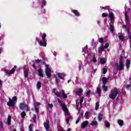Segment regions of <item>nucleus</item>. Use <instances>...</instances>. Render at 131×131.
<instances>
[{"instance_id":"obj_47","label":"nucleus","mask_w":131,"mask_h":131,"mask_svg":"<svg viewBox=\"0 0 131 131\" xmlns=\"http://www.w3.org/2000/svg\"><path fill=\"white\" fill-rule=\"evenodd\" d=\"M46 5H47V2H46V0H42V6H46Z\"/></svg>"},{"instance_id":"obj_19","label":"nucleus","mask_w":131,"mask_h":131,"mask_svg":"<svg viewBox=\"0 0 131 131\" xmlns=\"http://www.w3.org/2000/svg\"><path fill=\"white\" fill-rule=\"evenodd\" d=\"M124 16H125V20L126 23H128V22H129V18H128V16H127V14L126 13V12L125 13Z\"/></svg>"},{"instance_id":"obj_23","label":"nucleus","mask_w":131,"mask_h":131,"mask_svg":"<svg viewBox=\"0 0 131 131\" xmlns=\"http://www.w3.org/2000/svg\"><path fill=\"white\" fill-rule=\"evenodd\" d=\"M12 119V117L11 116H9L7 119V123L8 125H11V120Z\"/></svg>"},{"instance_id":"obj_24","label":"nucleus","mask_w":131,"mask_h":131,"mask_svg":"<svg viewBox=\"0 0 131 131\" xmlns=\"http://www.w3.org/2000/svg\"><path fill=\"white\" fill-rule=\"evenodd\" d=\"M109 18H110L112 21H113V20H114V14H113L112 13H110Z\"/></svg>"},{"instance_id":"obj_26","label":"nucleus","mask_w":131,"mask_h":131,"mask_svg":"<svg viewBox=\"0 0 131 131\" xmlns=\"http://www.w3.org/2000/svg\"><path fill=\"white\" fill-rule=\"evenodd\" d=\"M99 107H100V102H99V101H97L96 103L95 110H98V109H99Z\"/></svg>"},{"instance_id":"obj_27","label":"nucleus","mask_w":131,"mask_h":131,"mask_svg":"<svg viewBox=\"0 0 131 131\" xmlns=\"http://www.w3.org/2000/svg\"><path fill=\"white\" fill-rule=\"evenodd\" d=\"M101 92H102V91L101 90V88L98 87L97 89L96 93H97L98 95H101Z\"/></svg>"},{"instance_id":"obj_64","label":"nucleus","mask_w":131,"mask_h":131,"mask_svg":"<svg viewBox=\"0 0 131 131\" xmlns=\"http://www.w3.org/2000/svg\"><path fill=\"white\" fill-rule=\"evenodd\" d=\"M70 81H71V79H70V80H69L68 81V83H69V82H70Z\"/></svg>"},{"instance_id":"obj_15","label":"nucleus","mask_w":131,"mask_h":131,"mask_svg":"<svg viewBox=\"0 0 131 131\" xmlns=\"http://www.w3.org/2000/svg\"><path fill=\"white\" fill-rule=\"evenodd\" d=\"M108 79H109V77H107V78L105 77H103L102 78V82L103 84H105V83H107V82H108Z\"/></svg>"},{"instance_id":"obj_38","label":"nucleus","mask_w":131,"mask_h":131,"mask_svg":"<svg viewBox=\"0 0 131 131\" xmlns=\"http://www.w3.org/2000/svg\"><path fill=\"white\" fill-rule=\"evenodd\" d=\"M47 37V34H43L41 36V38L43 41H45V39H46V38Z\"/></svg>"},{"instance_id":"obj_5","label":"nucleus","mask_w":131,"mask_h":131,"mask_svg":"<svg viewBox=\"0 0 131 131\" xmlns=\"http://www.w3.org/2000/svg\"><path fill=\"white\" fill-rule=\"evenodd\" d=\"M46 73L47 78H51L52 77V70H50V68H49V65L48 64H46Z\"/></svg>"},{"instance_id":"obj_44","label":"nucleus","mask_w":131,"mask_h":131,"mask_svg":"<svg viewBox=\"0 0 131 131\" xmlns=\"http://www.w3.org/2000/svg\"><path fill=\"white\" fill-rule=\"evenodd\" d=\"M33 122H36V115H34L32 118Z\"/></svg>"},{"instance_id":"obj_2","label":"nucleus","mask_w":131,"mask_h":131,"mask_svg":"<svg viewBox=\"0 0 131 131\" xmlns=\"http://www.w3.org/2000/svg\"><path fill=\"white\" fill-rule=\"evenodd\" d=\"M116 68L117 71H121V70H124V64L123 63V57H122V56H120L119 64H116Z\"/></svg>"},{"instance_id":"obj_18","label":"nucleus","mask_w":131,"mask_h":131,"mask_svg":"<svg viewBox=\"0 0 131 131\" xmlns=\"http://www.w3.org/2000/svg\"><path fill=\"white\" fill-rule=\"evenodd\" d=\"M103 117H104V115L103 114H100L98 116V119L99 121H102V120L103 119Z\"/></svg>"},{"instance_id":"obj_63","label":"nucleus","mask_w":131,"mask_h":131,"mask_svg":"<svg viewBox=\"0 0 131 131\" xmlns=\"http://www.w3.org/2000/svg\"><path fill=\"white\" fill-rule=\"evenodd\" d=\"M97 23H98V24H100V23H101V21H100V20H98V21H97Z\"/></svg>"},{"instance_id":"obj_40","label":"nucleus","mask_w":131,"mask_h":131,"mask_svg":"<svg viewBox=\"0 0 131 131\" xmlns=\"http://www.w3.org/2000/svg\"><path fill=\"white\" fill-rule=\"evenodd\" d=\"M107 73V69L104 68L103 69V74H106Z\"/></svg>"},{"instance_id":"obj_14","label":"nucleus","mask_w":131,"mask_h":131,"mask_svg":"<svg viewBox=\"0 0 131 131\" xmlns=\"http://www.w3.org/2000/svg\"><path fill=\"white\" fill-rule=\"evenodd\" d=\"M129 65H130V60L127 59L126 61V67L127 69H129Z\"/></svg>"},{"instance_id":"obj_32","label":"nucleus","mask_w":131,"mask_h":131,"mask_svg":"<svg viewBox=\"0 0 131 131\" xmlns=\"http://www.w3.org/2000/svg\"><path fill=\"white\" fill-rule=\"evenodd\" d=\"M101 9H104V10H109L110 9V6H105V7H101Z\"/></svg>"},{"instance_id":"obj_42","label":"nucleus","mask_w":131,"mask_h":131,"mask_svg":"<svg viewBox=\"0 0 131 131\" xmlns=\"http://www.w3.org/2000/svg\"><path fill=\"white\" fill-rule=\"evenodd\" d=\"M85 117L86 119H89V112H86L85 113Z\"/></svg>"},{"instance_id":"obj_62","label":"nucleus","mask_w":131,"mask_h":131,"mask_svg":"<svg viewBox=\"0 0 131 131\" xmlns=\"http://www.w3.org/2000/svg\"><path fill=\"white\" fill-rule=\"evenodd\" d=\"M80 116H83V113H81Z\"/></svg>"},{"instance_id":"obj_55","label":"nucleus","mask_w":131,"mask_h":131,"mask_svg":"<svg viewBox=\"0 0 131 131\" xmlns=\"http://www.w3.org/2000/svg\"><path fill=\"white\" fill-rule=\"evenodd\" d=\"M80 120V118L78 117V119L76 121V124H77V123H78V122H79Z\"/></svg>"},{"instance_id":"obj_9","label":"nucleus","mask_w":131,"mask_h":131,"mask_svg":"<svg viewBox=\"0 0 131 131\" xmlns=\"http://www.w3.org/2000/svg\"><path fill=\"white\" fill-rule=\"evenodd\" d=\"M89 124V122L88 121H85L81 124V128H85Z\"/></svg>"},{"instance_id":"obj_4","label":"nucleus","mask_w":131,"mask_h":131,"mask_svg":"<svg viewBox=\"0 0 131 131\" xmlns=\"http://www.w3.org/2000/svg\"><path fill=\"white\" fill-rule=\"evenodd\" d=\"M17 101V96L13 97L12 99L11 98H9V101L7 103L8 106H9V107H14L15 106V102Z\"/></svg>"},{"instance_id":"obj_3","label":"nucleus","mask_w":131,"mask_h":131,"mask_svg":"<svg viewBox=\"0 0 131 131\" xmlns=\"http://www.w3.org/2000/svg\"><path fill=\"white\" fill-rule=\"evenodd\" d=\"M57 102L59 104H60V106L62 107V110L64 111L66 115H69V111H68V108H67V106H66L65 103H62V101L59 98L57 99Z\"/></svg>"},{"instance_id":"obj_17","label":"nucleus","mask_w":131,"mask_h":131,"mask_svg":"<svg viewBox=\"0 0 131 131\" xmlns=\"http://www.w3.org/2000/svg\"><path fill=\"white\" fill-rule=\"evenodd\" d=\"M90 125H92V126H97L98 125V122L97 121H92L90 123Z\"/></svg>"},{"instance_id":"obj_25","label":"nucleus","mask_w":131,"mask_h":131,"mask_svg":"<svg viewBox=\"0 0 131 131\" xmlns=\"http://www.w3.org/2000/svg\"><path fill=\"white\" fill-rule=\"evenodd\" d=\"M36 88L37 90H39L40 88H41V83H40V82L39 81L37 82Z\"/></svg>"},{"instance_id":"obj_41","label":"nucleus","mask_w":131,"mask_h":131,"mask_svg":"<svg viewBox=\"0 0 131 131\" xmlns=\"http://www.w3.org/2000/svg\"><path fill=\"white\" fill-rule=\"evenodd\" d=\"M99 42H100L101 43H103V42H104V38H100L99 39Z\"/></svg>"},{"instance_id":"obj_22","label":"nucleus","mask_w":131,"mask_h":131,"mask_svg":"<svg viewBox=\"0 0 131 131\" xmlns=\"http://www.w3.org/2000/svg\"><path fill=\"white\" fill-rule=\"evenodd\" d=\"M110 30L112 33H113L114 32V27L113 25H111V24H110Z\"/></svg>"},{"instance_id":"obj_51","label":"nucleus","mask_w":131,"mask_h":131,"mask_svg":"<svg viewBox=\"0 0 131 131\" xmlns=\"http://www.w3.org/2000/svg\"><path fill=\"white\" fill-rule=\"evenodd\" d=\"M93 62L94 63H97V59H96V57H95V55L94 56V57L93 58Z\"/></svg>"},{"instance_id":"obj_50","label":"nucleus","mask_w":131,"mask_h":131,"mask_svg":"<svg viewBox=\"0 0 131 131\" xmlns=\"http://www.w3.org/2000/svg\"><path fill=\"white\" fill-rule=\"evenodd\" d=\"M10 130L11 131H16V128H14V126H12L10 127Z\"/></svg>"},{"instance_id":"obj_36","label":"nucleus","mask_w":131,"mask_h":131,"mask_svg":"<svg viewBox=\"0 0 131 131\" xmlns=\"http://www.w3.org/2000/svg\"><path fill=\"white\" fill-rule=\"evenodd\" d=\"M62 97L63 99H66L67 98V95L65 94V91H62Z\"/></svg>"},{"instance_id":"obj_59","label":"nucleus","mask_w":131,"mask_h":131,"mask_svg":"<svg viewBox=\"0 0 131 131\" xmlns=\"http://www.w3.org/2000/svg\"><path fill=\"white\" fill-rule=\"evenodd\" d=\"M32 67H33V68H34V69H35V64L34 63V64H33V65H32Z\"/></svg>"},{"instance_id":"obj_1","label":"nucleus","mask_w":131,"mask_h":131,"mask_svg":"<svg viewBox=\"0 0 131 131\" xmlns=\"http://www.w3.org/2000/svg\"><path fill=\"white\" fill-rule=\"evenodd\" d=\"M119 94V92L118 91V89L116 87H114L111 90V93L109 95V98L112 99V100H115L116 99V97L118 96Z\"/></svg>"},{"instance_id":"obj_33","label":"nucleus","mask_w":131,"mask_h":131,"mask_svg":"<svg viewBox=\"0 0 131 131\" xmlns=\"http://www.w3.org/2000/svg\"><path fill=\"white\" fill-rule=\"evenodd\" d=\"M26 116V113H25V112H23L21 114V118H25Z\"/></svg>"},{"instance_id":"obj_48","label":"nucleus","mask_w":131,"mask_h":131,"mask_svg":"<svg viewBox=\"0 0 131 131\" xmlns=\"http://www.w3.org/2000/svg\"><path fill=\"white\" fill-rule=\"evenodd\" d=\"M102 16L103 17L106 18V17L108 16V14H107L105 13H103L102 14Z\"/></svg>"},{"instance_id":"obj_58","label":"nucleus","mask_w":131,"mask_h":131,"mask_svg":"<svg viewBox=\"0 0 131 131\" xmlns=\"http://www.w3.org/2000/svg\"><path fill=\"white\" fill-rule=\"evenodd\" d=\"M80 102L81 103H82V102H83V97H82L80 99Z\"/></svg>"},{"instance_id":"obj_10","label":"nucleus","mask_w":131,"mask_h":131,"mask_svg":"<svg viewBox=\"0 0 131 131\" xmlns=\"http://www.w3.org/2000/svg\"><path fill=\"white\" fill-rule=\"evenodd\" d=\"M44 127L47 131H49V129H50V122H45L44 123Z\"/></svg>"},{"instance_id":"obj_52","label":"nucleus","mask_w":131,"mask_h":131,"mask_svg":"<svg viewBox=\"0 0 131 131\" xmlns=\"http://www.w3.org/2000/svg\"><path fill=\"white\" fill-rule=\"evenodd\" d=\"M72 118V117H70L66 119L67 124H68V123H69V120H70V118Z\"/></svg>"},{"instance_id":"obj_21","label":"nucleus","mask_w":131,"mask_h":131,"mask_svg":"<svg viewBox=\"0 0 131 131\" xmlns=\"http://www.w3.org/2000/svg\"><path fill=\"white\" fill-rule=\"evenodd\" d=\"M118 123L120 126H122L124 124V123L123 122V120H118Z\"/></svg>"},{"instance_id":"obj_53","label":"nucleus","mask_w":131,"mask_h":131,"mask_svg":"<svg viewBox=\"0 0 131 131\" xmlns=\"http://www.w3.org/2000/svg\"><path fill=\"white\" fill-rule=\"evenodd\" d=\"M55 79H56V82L57 84H58V83H59V82H60V80L57 77H55Z\"/></svg>"},{"instance_id":"obj_28","label":"nucleus","mask_w":131,"mask_h":131,"mask_svg":"<svg viewBox=\"0 0 131 131\" xmlns=\"http://www.w3.org/2000/svg\"><path fill=\"white\" fill-rule=\"evenodd\" d=\"M62 75H63V74L61 73H58L57 74V76L58 77H59V78H60V79H64V78L62 77Z\"/></svg>"},{"instance_id":"obj_31","label":"nucleus","mask_w":131,"mask_h":131,"mask_svg":"<svg viewBox=\"0 0 131 131\" xmlns=\"http://www.w3.org/2000/svg\"><path fill=\"white\" fill-rule=\"evenodd\" d=\"M29 73V72L28 71H27V70H25L24 71V76H25V77H28Z\"/></svg>"},{"instance_id":"obj_37","label":"nucleus","mask_w":131,"mask_h":131,"mask_svg":"<svg viewBox=\"0 0 131 131\" xmlns=\"http://www.w3.org/2000/svg\"><path fill=\"white\" fill-rule=\"evenodd\" d=\"M84 95H85V96H88V97H90V95H91V91L89 90L87 91L85 93Z\"/></svg>"},{"instance_id":"obj_30","label":"nucleus","mask_w":131,"mask_h":131,"mask_svg":"<svg viewBox=\"0 0 131 131\" xmlns=\"http://www.w3.org/2000/svg\"><path fill=\"white\" fill-rule=\"evenodd\" d=\"M100 63L102 65L105 64V63H106V60H105L104 58H101L100 59Z\"/></svg>"},{"instance_id":"obj_60","label":"nucleus","mask_w":131,"mask_h":131,"mask_svg":"<svg viewBox=\"0 0 131 131\" xmlns=\"http://www.w3.org/2000/svg\"><path fill=\"white\" fill-rule=\"evenodd\" d=\"M3 84V81L0 80V85H2Z\"/></svg>"},{"instance_id":"obj_39","label":"nucleus","mask_w":131,"mask_h":131,"mask_svg":"<svg viewBox=\"0 0 131 131\" xmlns=\"http://www.w3.org/2000/svg\"><path fill=\"white\" fill-rule=\"evenodd\" d=\"M87 51H88V47L87 46H86L84 48H82V52H83L84 53H86Z\"/></svg>"},{"instance_id":"obj_57","label":"nucleus","mask_w":131,"mask_h":131,"mask_svg":"<svg viewBox=\"0 0 131 131\" xmlns=\"http://www.w3.org/2000/svg\"><path fill=\"white\" fill-rule=\"evenodd\" d=\"M126 89L127 90H129V89H130V85L129 84L127 85Z\"/></svg>"},{"instance_id":"obj_6","label":"nucleus","mask_w":131,"mask_h":131,"mask_svg":"<svg viewBox=\"0 0 131 131\" xmlns=\"http://www.w3.org/2000/svg\"><path fill=\"white\" fill-rule=\"evenodd\" d=\"M19 108L20 110H26V111H29V106L28 105H26L25 103H20Z\"/></svg>"},{"instance_id":"obj_29","label":"nucleus","mask_w":131,"mask_h":131,"mask_svg":"<svg viewBox=\"0 0 131 131\" xmlns=\"http://www.w3.org/2000/svg\"><path fill=\"white\" fill-rule=\"evenodd\" d=\"M102 89L104 92H107L108 91V87L105 85H103L102 86Z\"/></svg>"},{"instance_id":"obj_20","label":"nucleus","mask_w":131,"mask_h":131,"mask_svg":"<svg viewBox=\"0 0 131 131\" xmlns=\"http://www.w3.org/2000/svg\"><path fill=\"white\" fill-rule=\"evenodd\" d=\"M119 40H121L122 42L124 41V36L122 35L118 36Z\"/></svg>"},{"instance_id":"obj_43","label":"nucleus","mask_w":131,"mask_h":131,"mask_svg":"<svg viewBox=\"0 0 131 131\" xmlns=\"http://www.w3.org/2000/svg\"><path fill=\"white\" fill-rule=\"evenodd\" d=\"M103 48L104 49H108V48H109V43H106Z\"/></svg>"},{"instance_id":"obj_34","label":"nucleus","mask_w":131,"mask_h":131,"mask_svg":"<svg viewBox=\"0 0 131 131\" xmlns=\"http://www.w3.org/2000/svg\"><path fill=\"white\" fill-rule=\"evenodd\" d=\"M105 125L107 128H110V123L109 122H105Z\"/></svg>"},{"instance_id":"obj_56","label":"nucleus","mask_w":131,"mask_h":131,"mask_svg":"<svg viewBox=\"0 0 131 131\" xmlns=\"http://www.w3.org/2000/svg\"><path fill=\"white\" fill-rule=\"evenodd\" d=\"M63 91H64V90H61L60 91L58 92V93H60V97L62 96V94H63Z\"/></svg>"},{"instance_id":"obj_61","label":"nucleus","mask_w":131,"mask_h":131,"mask_svg":"<svg viewBox=\"0 0 131 131\" xmlns=\"http://www.w3.org/2000/svg\"><path fill=\"white\" fill-rule=\"evenodd\" d=\"M67 131H71V129L70 128H69Z\"/></svg>"},{"instance_id":"obj_13","label":"nucleus","mask_w":131,"mask_h":131,"mask_svg":"<svg viewBox=\"0 0 131 131\" xmlns=\"http://www.w3.org/2000/svg\"><path fill=\"white\" fill-rule=\"evenodd\" d=\"M38 73L39 76H40L41 77H44L43 74L42 73V71H41V69H38Z\"/></svg>"},{"instance_id":"obj_12","label":"nucleus","mask_w":131,"mask_h":131,"mask_svg":"<svg viewBox=\"0 0 131 131\" xmlns=\"http://www.w3.org/2000/svg\"><path fill=\"white\" fill-rule=\"evenodd\" d=\"M39 45H40L41 47H47V42L45 41H39Z\"/></svg>"},{"instance_id":"obj_7","label":"nucleus","mask_w":131,"mask_h":131,"mask_svg":"<svg viewBox=\"0 0 131 131\" xmlns=\"http://www.w3.org/2000/svg\"><path fill=\"white\" fill-rule=\"evenodd\" d=\"M34 106V108H32V111H34V110H35L36 113L37 114H38V107L40 106V103L38 102H35Z\"/></svg>"},{"instance_id":"obj_16","label":"nucleus","mask_w":131,"mask_h":131,"mask_svg":"<svg viewBox=\"0 0 131 131\" xmlns=\"http://www.w3.org/2000/svg\"><path fill=\"white\" fill-rule=\"evenodd\" d=\"M76 94L79 96H81V94H82V89L80 88L78 91H77L76 92Z\"/></svg>"},{"instance_id":"obj_35","label":"nucleus","mask_w":131,"mask_h":131,"mask_svg":"<svg viewBox=\"0 0 131 131\" xmlns=\"http://www.w3.org/2000/svg\"><path fill=\"white\" fill-rule=\"evenodd\" d=\"M104 47H100L99 49L98 53H101L102 52H104Z\"/></svg>"},{"instance_id":"obj_8","label":"nucleus","mask_w":131,"mask_h":131,"mask_svg":"<svg viewBox=\"0 0 131 131\" xmlns=\"http://www.w3.org/2000/svg\"><path fill=\"white\" fill-rule=\"evenodd\" d=\"M17 69V66H15L10 71H7V74L10 75V74H13L15 72V70Z\"/></svg>"},{"instance_id":"obj_54","label":"nucleus","mask_w":131,"mask_h":131,"mask_svg":"<svg viewBox=\"0 0 131 131\" xmlns=\"http://www.w3.org/2000/svg\"><path fill=\"white\" fill-rule=\"evenodd\" d=\"M55 95L57 96V97H61V95H60V93H59V92H57L55 93Z\"/></svg>"},{"instance_id":"obj_11","label":"nucleus","mask_w":131,"mask_h":131,"mask_svg":"<svg viewBox=\"0 0 131 131\" xmlns=\"http://www.w3.org/2000/svg\"><path fill=\"white\" fill-rule=\"evenodd\" d=\"M72 13H73L75 16H76L77 17H79V16H80V14L79 13V12H78V11L76 10H74V9H72Z\"/></svg>"},{"instance_id":"obj_49","label":"nucleus","mask_w":131,"mask_h":131,"mask_svg":"<svg viewBox=\"0 0 131 131\" xmlns=\"http://www.w3.org/2000/svg\"><path fill=\"white\" fill-rule=\"evenodd\" d=\"M48 106H49V108H50V109H53V104L48 103Z\"/></svg>"},{"instance_id":"obj_46","label":"nucleus","mask_w":131,"mask_h":131,"mask_svg":"<svg viewBox=\"0 0 131 131\" xmlns=\"http://www.w3.org/2000/svg\"><path fill=\"white\" fill-rule=\"evenodd\" d=\"M36 63H37V64L39 63H41V62H42V60L41 59H37L36 60Z\"/></svg>"},{"instance_id":"obj_45","label":"nucleus","mask_w":131,"mask_h":131,"mask_svg":"<svg viewBox=\"0 0 131 131\" xmlns=\"http://www.w3.org/2000/svg\"><path fill=\"white\" fill-rule=\"evenodd\" d=\"M4 127V124L3 123H0V130H2Z\"/></svg>"}]
</instances>
